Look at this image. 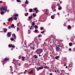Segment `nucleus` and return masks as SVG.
Wrapping results in <instances>:
<instances>
[{"instance_id": "57", "label": "nucleus", "mask_w": 75, "mask_h": 75, "mask_svg": "<svg viewBox=\"0 0 75 75\" xmlns=\"http://www.w3.org/2000/svg\"><path fill=\"white\" fill-rule=\"evenodd\" d=\"M27 14L28 15V13H27Z\"/></svg>"}, {"instance_id": "10", "label": "nucleus", "mask_w": 75, "mask_h": 75, "mask_svg": "<svg viewBox=\"0 0 75 75\" xmlns=\"http://www.w3.org/2000/svg\"><path fill=\"white\" fill-rule=\"evenodd\" d=\"M8 20L9 21H12L13 19L12 18H10L8 19Z\"/></svg>"}, {"instance_id": "47", "label": "nucleus", "mask_w": 75, "mask_h": 75, "mask_svg": "<svg viewBox=\"0 0 75 75\" xmlns=\"http://www.w3.org/2000/svg\"><path fill=\"white\" fill-rule=\"evenodd\" d=\"M10 67L11 68H12V67L11 66H10Z\"/></svg>"}, {"instance_id": "23", "label": "nucleus", "mask_w": 75, "mask_h": 75, "mask_svg": "<svg viewBox=\"0 0 75 75\" xmlns=\"http://www.w3.org/2000/svg\"><path fill=\"white\" fill-rule=\"evenodd\" d=\"M14 19L15 20H17V17H15L14 18Z\"/></svg>"}, {"instance_id": "13", "label": "nucleus", "mask_w": 75, "mask_h": 75, "mask_svg": "<svg viewBox=\"0 0 75 75\" xmlns=\"http://www.w3.org/2000/svg\"><path fill=\"white\" fill-rule=\"evenodd\" d=\"M4 33H6V31H7V29L4 28Z\"/></svg>"}, {"instance_id": "29", "label": "nucleus", "mask_w": 75, "mask_h": 75, "mask_svg": "<svg viewBox=\"0 0 75 75\" xmlns=\"http://www.w3.org/2000/svg\"><path fill=\"white\" fill-rule=\"evenodd\" d=\"M38 30H35L34 32H35V33H36V32H38Z\"/></svg>"}, {"instance_id": "62", "label": "nucleus", "mask_w": 75, "mask_h": 75, "mask_svg": "<svg viewBox=\"0 0 75 75\" xmlns=\"http://www.w3.org/2000/svg\"><path fill=\"white\" fill-rule=\"evenodd\" d=\"M62 3H61V2H60V4H61Z\"/></svg>"}, {"instance_id": "27", "label": "nucleus", "mask_w": 75, "mask_h": 75, "mask_svg": "<svg viewBox=\"0 0 75 75\" xmlns=\"http://www.w3.org/2000/svg\"><path fill=\"white\" fill-rule=\"evenodd\" d=\"M49 68V67H48L47 66H46L44 67V68Z\"/></svg>"}, {"instance_id": "59", "label": "nucleus", "mask_w": 75, "mask_h": 75, "mask_svg": "<svg viewBox=\"0 0 75 75\" xmlns=\"http://www.w3.org/2000/svg\"><path fill=\"white\" fill-rule=\"evenodd\" d=\"M21 74H23V72H22L21 73Z\"/></svg>"}, {"instance_id": "61", "label": "nucleus", "mask_w": 75, "mask_h": 75, "mask_svg": "<svg viewBox=\"0 0 75 75\" xmlns=\"http://www.w3.org/2000/svg\"><path fill=\"white\" fill-rule=\"evenodd\" d=\"M12 50H13V49H11Z\"/></svg>"}, {"instance_id": "25", "label": "nucleus", "mask_w": 75, "mask_h": 75, "mask_svg": "<svg viewBox=\"0 0 75 75\" xmlns=\"http://www.w3.org/2000/svg\"><path fill=\"white\" fill-rule=\"evenodd\" d=\"M17 2H19L20 3H21V1L20 0H17Z\"/></svg>"}, {"instance_id": "14", "label": "nucleus", "mask_w": 75, "mask_h": 75, "mask_svg": "<svg viewBox=\"0 0 75 75\" xmlns=\"http://www.w3.org/2000/svg\"><path fill=\"white\" fill-rule=\"evenodd\" d=\"M24 59H25V57H22V61H24Z\"/></svg>"}, {"instance_id": "52", "label": "nucleus", "mask_w": 75, "mask_h": 75, "mask_svg": "<svg viewBox=\"0 0 75 75\" xmlns=\"http://www.w3.org/2000/svg\"><path fill=\"white\" fill-rule=\"evenodd\" d=\"M64 66L65 67V66H66V64H65L64 65Z\"/></svg>"}, {"instance_id": "9", "label": "nucleus", "mask_w": 75, "mask_h": 75, "mask_svg": "<svg viewBox=\"0 0 75 75\" xmlns=\"http://www.w3.org/2000/svg\"><path fill=\"white\" fill-rule=\"evenodd\" d=\"M73 65V64L72 63H71L69 64V66L70 67H72V65Z\"/></svg>"}, {"instance_id": "8", "label": "nucleus", "mask_w": 75, "mask_h": 75, "mask_svg": "<svg viewBox=\"0 0 75 75\" xmlns=\"http://www.w3.org/2000/svg\"><path fill=\"white\" fill-rule=\"evenodd\" d=\"M12 36H13V37L15 38V39L16 40V34H13L12 35Z\"/></svg>"}, {"instance_id": "40", "label": "nucleus", "mask_w": 75, "mask_h": 75, "mask_svg": "<svg viewBox=\"0 0 75 75\" xmlns=\"http://www.w3.org/2000/svg\"><path fill=\"white\" fill-rule=\"evenodd\" d=\"M40 30H43V28H41L40 29Z\"/></svg>"}, {"instance_id": "42", "label": "nucleus", "mask_w": 75, "mask_h": 75, "mask_svg": "<svg viewBox=\"0 0 75 75\" xmlns=\"http://www.w3.org/2000/svg\"><path fill=\"white\" fill-rule=\"evenodd\" d=\"M50 75H52V73H51V74H50Z\"/></svg>"}, {"instance_id": "24", "label": "nucleus", "mask_w": 75, "mask_h": 75, "mask_svg": "<svg viewBox=\"0 0 75 75\" xmlns=\"http://www.w3.org/2000/svg\"><path fill=\"white\" fill-rule=\"evenodd\" d=\"M33 18V17L32 16H30V17H29V18L30 19H31L32 18Z\"/></svg>"}, {"instance_id": "28", "label": "nucleus", "mask_w": 75, "mask_h": 75, "mask_svg": "<svg viewBox=\"0 0 75 75\" xmlns=\"http://www.w3.org/2000/svg\"><path fill=\"white\" fill-rule=\"evenodd\" d=\"M11 27H14V25L13 24L12 25H11Z\"/></svg>"}, {"instance_id": "56", "label": "nucleus", "mask_w": 75, "mask_h": 75, "mask_svg": "<svg viewBox=\"0 0 75 75\" xmlns=\"http://www.w3.org/2000/svg\"><path fill=\"white\" fill-rule=\"evenodd\" d=\"M4 24H5V23H4Z\"/></svg>"}, {"instance_id": "48", "label": "nucleus", "mask_w": 75, "mask_h": 75, "mask_svg": "<svg viewBox=\"0 0 75 75\" xmlns=\"http://www.w3.org/2000/svg\"><path fill=\"white\" fill-rule=\"evenodd\" d=\"M21 65L20 64H18V66H21Z\"/></svg>"}, {"instance_id": "50", "label": "nucleus", "mask_w": 75, "mask_h": 75, "mask_svg": "<svg viewBox=\"0 0 75 75\" xmlns=\"http://www.w3.org/2000/svg\"><path fill=\"white\" fill-rule=\"evenodd\" d=\"M31 29H32V28H30V30H31Z\"/></svg>"}, {"instance_id": "33", "label": "nucleus", "mask_w": 75, "mask_h": 75, "mask_svg": "<svg viewBox=\"0 0 75 75\" xmlns=\"http://www.w3.org/2000/svg\"><path fill=\"white\" fill-rule=\"evenodd\" d=\"M18 30H19V28H18V27L17 28V31H18Z\"/></svg>"}, {"instance_id": "36", "label": "nucleus", "mask_w": 75, "mask_h": 75, "mask_svg": "<svg viewBox=\"0 0 75 75\" xmlns=\"http://www.w3.org/2000/svg\"><path fill=\"white\" fill-rule=\"evenodd\" d=\"M33 16H36V14H34V13H33Z\"/></svg>"}, {"instance_id": "17", "label": "nucleus", "mask_w": 75, "mask_h": 75, "mask_svg": "<svg viewBox=\"0 0 75 75\" xmlns=\"http://www.w3.org/2000/svg\"><path fill=\"white\" fill-rule=\"evenodd\" d=\"M58 9L59 10H61V9H62V8L61 7H59Z\"/></svg>"}, {"instance_id": "38", "label": "nucleus", "mask_w": 75, "mask_h": 75, "mask_svg": "<svg viewBox=\"0 0 75 75\" xmlns=\"http://www.w3.org/2000/svg\"><path fill=\"white\" fill-rule=\"evenodd\" d=\"M11 40H14V39H13V38H11Z\"/></svg>"}, {"instance_id": "39", "label": "nucleus", "mask_w": 75, "mask_h": 75, "mask_svg": "<svg viewBox=\"0 0 75 75\" xmlns=\"http://www.w3.org/2000/svg\"><path fill=\"white\" fill-rule=\"evenodd\" d=\"M44 33V31H42L41 32V33Z\"/></svg>"}, {"instance_id": "43", "label": "nucleus", "mask_w": 75, "mask_h": 75, "mask_svg": "<svg viewBox=\"0 0 75 75\" xmlns=\"http://www.w3.org/2000/svg\"><path fill=\"white\" fill-rule=\"evenodd\" d=\"M18 24H19V23H18V24H17V25H18H18H19Z\"/></svg>"}, {"instance_id": "58", "label": "nucleus", "mask_w": 75, "mask_h": 75, "mask_svg": "<svg viewBox=\"0 0 75 75\" xmlns=\"http://www.w3.org/2000/svg\"><path fill=\"white\" fill-rule=\"evenodd\" d=\"M1 1H0V3H1Z\"/></svg>"}, {"instance_id": "41", "label": "nucleus", "mask_w": 75, "mask_h": 75, "mask_svg": "<svg viewBox=\"0 0 75 75\" xmlns=\"http://www.w3.org/2000/svg\"><path fill=\"white\" fill-rule=\"evenodd\" d=\"M69 51H71V49L69 48Z\"/></svg>"}, {"instance_id": "7", "label": "nucleus", "mask_w": 75, "mask_h": 75, "mask_svg": "<svg viewBox=\"0 0 75 75\" xmlns=\"http://www.w3.org/2000/svg\"><path fill=\"white\" fill-rule=\"evenodd\" d=\"M11 34V33L10 32H8L7 34V35H8V36H10Z\"/></svg>"}, {"instance_id": "32", "label": "nucleus", "mask_w": 75, "mask_h": 75, "mask_svg": "<svg viewBox=\"0 0 75 75\" xmlns=\"http://www.w3.org/2000/svg\"><path fill=\"white\" fill-rule=\"evenodd\" d=\"M15 16H16V17H17L18 16V14H16V15H14Z\"/></svg>"}, {"instance_id": "16", "label": "nucleus", "mask_w": 75, "mask_h": 75, "mask_svg": "<svg viewBox=\"0 0 75 75\" xmlns=\"http://www.w3.org/2000/svg\"><path fill=\"white\" fill-rule=\"evenodd\" d=\"M54 15L53 16H51V18H52V19H54Z\"/></svg>"}, {"instance_id": "37", "label": "nucleus", "mask_w": 75, "mask_h": 75, "mask_svg": "<svg viewBox=\"0 0 75 75\" xmlns=\"http://www.w3.org/2000/svg\"><path fill=\"white\" fill-rule=\"evenodd\" d=\"M57 72H58V73H60V72L59 71V70H57Z\"/></svg>"}, {"instance_id": "49", "label": "nucleus", "mask_w": 75, "mask_h": 75, "mask_svg": "<svg viewBox=\"0 0 75 75\" xmlns=\"http://www.w3.org/2000/svg\"><path fill=\"white\" fill-rule=\"evenodd\" d=\"M36 13H38V11H36Z\"/></svg>"}, {"instance_id": "34", "label": "nucleus", "mask_w": 75, "mask_h": 75, "mask_svg": "<svg viewBox=\"0 0 75 75\" xmlns=\"http://www.w3.org/2000/svg\"><path fill=\"white\" fill-rule=\"evenodd\" d=\"M32 25H35V24H34V22H33L32 24Z\"/></svg>"}, {"instance_id": "15", "label": "nucleus", "mask_w": 75, "mask_h": 75, "mask_svg": "<svg viewBox=\"0 0 75 75\" xmlns=\"http://www.w3.org/2000/svg\"><path fill=\"white\" fill-rule=\"evenodd\" d=\"M68 29H71V27L70 26V25H69L68 26Z\"/></svg>"}, {"instance_id": "55", "label": "nucleus", "mask_w": 75, "mask_h": 75, "mask_svg": "<svg viewBox=\"0 0 75 75\" xmlns=\"http://www.w3.org/2000/svg\"><path fill=\"white\" fill-rule=\"evenodd\" d=\"M39 56H41V55H40V54H39Z\"/></svg>"}, {"instance_id": "46", "label": "nucleus", "mask_w": 75, "mask_h": 75, "mask_svg": "<svg viewBox=\"0 0 75 75\" xmlns=\"http://www.w3.org/2000/svg\"><path fill=\"white\" fill-rule=\"evenodd\" d=\"M68 68V67L67 66H66V68Z\"/></svg>"}, {"instance_id": "4", "label": "nucleus", "mask_w": 75, "mask_h": 75, "mask_svg": "<svg viewBox=\"0 0 75 75\" xmlns=\"http://www.w3.org/2000/svg\"><path fill=\"white\" fill-rule=\"evenodd\" d=\"M60 49V48H59V45H57L56 46V50L57 51H59V50Z\"/></svg>"}, {"instance_id": "31", "label": "nucleus", "mask_w": 75, "mask_h": 75, "mask_svg": "<svg viewBox=\"0 0 75 75\" xmlns=\"http://www.w3.org/2000/svg\"><path fill=\"white\" fill-rule=\"evenodd\" d=\"M46 14H47V15H48V13H47V10L46 11Z\"/></svg>"}, {"instance_id": "60", "label": "nucleus", "mask_w": 75, "mask_h": 75, "mask_svg": "<svg viewBox=\"0 0 75 75\" xmlns=\"http://www.w3.org/2000/svg\"><path fill=\"white\" fill-rule=\"evenodd\" d=\"M11 69V71H12V69Z\"/></svg>"}, {"instance_id": "11", "label": "nucleus", "mask_w": 75, "mask_h": 75, "mask_svg": "<svg viewBox=\"0 0 75 75\" xmlns=\"http://www.w3.org/2000/svg\"><path fill=\"white\" fill-rule=\"evenodd\" d=\"M9 59L8 58H5V59H4V61H8Z\"/></svg>"}, {"instance_id": "1", "label": "nucleus", "mask_w": 75, "mask_h": 75, "mask_svg": "<svg viewBox=\"0 0 75 75\" xmlns=\"http://www.w3.org/2000/svg\"><path fill=\"white\" fill-rule=\"evenodd\" d=\"M1 14H4V12H6V11H7V8L5 7H2L1 9Z\"/></svg>"}, {"instance_id": "22", "label": "nucleus", "mask_w": 75, "mask_h": 75, "mask_svg": "<svg viewBox=\"0 0 75 75\" xmlns=\"http://www.w3.org/2000/svg\"><path fill=\"white\" fill-rule=\"evenodd\" d=\"M32 11H33V9H30V12H32Z\"/></svg>"}, {"instance_id": "54", "label": "nucleus", "mask_w": 75, "mask_h": 75, "mask_svg": "<svg viewBox=\"0 0 75 75\" xmlns=\"http://www.w3.org/2000/svg\"><path fill=\"white\" fill-rule=\"evenodd\" d=\"M54 71H55V72H57V71L56 70H55Z\"/></svg>"}, {"instance_id": "21", "label": "nucleus", "mask_w": 75, "mask_h": 75, "mask_svg": "<svg viewBox=\"0 0 75 75\" xmlns=\"http://www.w3.org/2000/svg\"><path fill=\"white\" fill-rule=\"evenodd\" d=\"M69 46H72V43H69Z\"/></svg>"}, {"instance_id": "20", "label": "nucleus", "mask_w": 75, "mask_h": 75, "mask_svg": "<svg viewBox=\"0 0 75 75\" xmlns=\"http://www.w3.org/2000/svg\"><path fill=\"white\" fill-rule=\"evenodd\" d=\"M59 58V56H57L55 58V59H57L58 58Z\"/></svg>"}, {"instance_id": "19", "label": "nucleus", "mask_w": 75, "mask_h": 75, "mask_svg": "<svg viewBox=\"0 0 75 75\" xmlns=\"http://www.w3.org/2000/svg\"><path fill=\"white\" fill-rule=\"evenodd\" d=\"M34 57H35V58H38L37 57V56L36 55H35L34 56Z\"/></svg>"}, {"instance_id": "18", "label": "nucleus", "mask_w": 75, "mask_h": 75, "mask_svg": "<svg viewBox=\"0 0 75 75\" xmlns=\"http://www.w3.org/2000/svg\"><path fill=\"white\" fill-rule=\"evenodd\" d=\"M35 29H36V28H38V26L37 25H35Z\"/></svg>"}, {"instance_id": "2", "label": "nucleus", "mask_w": 75, "mask_h": 75, "mask_svg": "<svg viewBox=\"0 0 75 75\" xmlns=\"http://www.w3.org/2000/svg\"><path fill=\"white\" fill-rule=\"evenodd\" d=\"M42 52V49H38L36 51V52L37 54H41Z\"/></svg>"}, {"instance_id": "51", "label": "nucleus", "mask_w": 75, "mask_h": 75, "mask_svg": "<svg viewBox=\"0 0 75 75\" xmlns=\"http://www.w3.org/2000/svg\"><path fill=\"white\" fill-rule=\"evenodd\" d=\"M25 16H27V14H25Z\"/></svg>"}, {"instance_id": "45", "label": "nucleus", "mask_w": 75, "mask_h": 75, "mask_svg": "<svg viewBox=\"0 0 75 75\" xmlns=\"http://www.w3.org/2000/svg\"><path fill=\"white\" fill-rule=\"evenodd\" d=\"M19 58H20V59L21 58V56H19Z\"/></svg>"}, {"instance_id": "63", "label": "nucleus", "mask_w": 75, "mask_h": 75, "mask_svg": "<svg viewBox=\"0 0 75 75\" xmlns=\"http://www.w3.org/2000/svg\"><path fill=\"white\" fill-rule=\"evenodd\" d=\"M47 64H48V63H47Z\"/></svg>"}, {"instance_id": "26", "label": "nucleus", "mask_w": 75, "mask_h": 75, "mask_svg": "<svg viewBox=\"0 0 75 75\" xmlns=\"http://www.w3.org/2000/svg\"><path fill=\"white\" fill-rule=\"evenodd\" d=\"M25 4H28V2H27V0H26V1L25 3Z\"/></svg>"}, {"instance_id": "6", "label": "nucleus", "mask_w": 75, "mask_h": 75, "mask_svg": "<svg viewBox=\"0 0 75 75\" xmlns=\"http://www.w3.org/2000/svg\"><path fill=\"white\" fill-rule=\"evenodd\" d=\"M29 74H34V71L33 70H31L30 72H29Z\"/></svg>"}, {"instance_id": "3", "label": "nucleus", "mask_w": 75, "mask_h": 75, "mask_svg": "<svg viewBox=\"0 0 75 75\" xmlns=\"http://www.w3.org/2000/svg\"><path fill=\"white\" fill-rule=\"evenodd\" d=\"M43 68L44 67H42V66H41V67H40L36 68L37 71H39V70H40V69H43Z\"/></svg>"}, {"instance_id": "35", "label": "nucleus", "mask_w": 75, "mask_h": 75, "mask_svg": "<svg viewBox=\"0 0 75 75\" xmlns=\"http://www.w3.org/2000/svg\"><path fill=\"white\" fill-rule=\"evenodd\" d=\"M37 9L36 8L34 9V10H35V11H37Z\"/></svg>"}, {"instance_id": "44", "label": "nucleus", "mask_w": 75, "mask_h": 75, "mask_svg": "<svg viewBox=\"0 0 75 75\" xmlns=\"http://www.w3.org/2000/svg\"><path fill=\"white\" fill-rule=\"evenodd\" d=\"M10 26H9V27L8 28H9V29H10V28H10Z\"/></svg>"}, {"instance_id": "30", "label": "nucleus", "mask_w": 75, "mask_h": 75, "mask_svg": "<svg viewBox=\"0 0 75 75\" xmlns=\"http://www.w3.org/2000/svg\"><path fill=\"white\" fill-rule=\"evenodd\" d=\"M38 36H39V37H42V35L41 34L39 35Z\"/></svg>"}, {"instance_id": "12", "label": "nucleus", "mask_w": 75, "mask_h": 75, "mask_svg": "<svg viewBox=\"0 0 75 75\" xmlns=\"http://www.w3.org/2000/svg\"><path fill=\"white\" fill-rule=\"evenodd\" d=\"M52 10H53V8H55V6L54 5H52Z\"/></svg>"}, {"instance_id": "64", "label": "nucleus", "mask_w": 75, "mask_h": 75, "mask_svg": "<svg viewBox=\"0 0 75 75\" xmlns=\"http://www.w3.org/2000/svg\"><path fill=\"white\" fill-rule=\"evenodd\" d=\"M25 25H24V26H25Z\"/></svg>"}, {"instance_id": "5", "label": "nucleus", "mask_w": 75, "mask_h": 75, "mask_svg": "<svg viewBox=\"0 0 75 75\" xmlns=\"http://www.w3.org/2000/svg\"><path fill=\"white\" fill-rule=\"evenodd\" d=\"M9 47H10V48H11V47H12V48H15V46H13V45H8Z\"/></svg>"}, {"instance_id": "53", "label": "nucleus", "mask_w": 75, "mask_h": 75, "mask_svg": "<svg viewBox=\"0 0 75 75\" xmlns=\"http://www.w3.org/2000/svg\"><path fill=\"white\" fill-rule=\"evenodd\" d=\"M31 28H33V26H31Z\"/></svg>"}]
</instances>
